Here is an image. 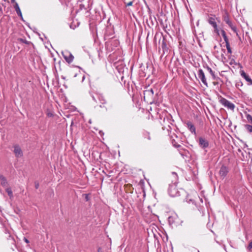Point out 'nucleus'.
Returning <instances> with one entry per match:
<instances>
[{"label": "nucleus", "mask_w": 252, "mask_h": 252, "mask_svg": "<svg viewBox=\"0 0 252 252\" xmlns=\"http://www.w3.org/2000/svg\"><path fill=\"white\" fill-rule=\"evenodd\" d=\"M62 54L64 60L68 63H71L73 61L74 57L72 55V54L68 51L64 50L63 51H62Z\"/></svg>", "instance_id": "obj_3"}, {"label": "nucleus", "mask_w": 252, "mask_h": 252, "mask_svg": "<svg viewBox=\"0 0 252 252\" xmlns=\"http://www.w3.org/2000/svg\"><path fill=\"white\" fill-rule=\"evenodd\" d=\"M172 174H173V177L175 178V179L176 180H177L178 176H177V174L175 172H173Z\"/></svg>", "instance_id": "obj_23"}, {"label": "nucleus", "mask_w": 252, "mask_h": 252, "mask_svg": "<svg viewBox=\"0 0 252 252\" xmlns=\"http://www.w3.org/2000/svg\"><path fill=\"white\" fill-rule=\"evenodd\" d=\"M249 250H251L252 248V242H251L248 246V247Z\"/></svg>", "instance_id": "obj_24"}, {"label": "nucleus", "mask_w": 252, "mask_h": 252, "mask_svg": "<svg viewBox=\"0 0 252 252\" xmlns=\"http://www.w3.org/2000/svg\"><path fill=\"white\" fill-rule=\"evenodd\" d=\"M2 11V8L0 6V11L1 12Z\"/></svg>", "instance_id": "obj_35"}, {"label": "nucleus", "mask_w": 252, "mask_h": 252, "mask_svg": "<svg viewBox=\"0 0 252 252\" xmlns=\"http://www.w3.org/2000/svg\"><path fill=\"white\" fill-rule=\"evenodd\" d=\"M200 200L202 202H203L202 199H200Z\"/></svg>", "instance_id": "obj_40"}, {"label": "nucleus", "mask_w": 252, "mask_h": 252, "mask_svg": "<svg viewBox=\"0 0 252 252\" xmlns=\"http://www.w3.org/2000/svg\"><path fill=\"white\" fill-rule=\"evenodd\" d=\"M250 121L252 122V117L251 116H250Z\"/></svg>", "instance_id": "obj_34"}, {"label": "nucleus", "mask_w": 252, "mask_h": 252, "mask_svg": "<svg viewBox=\"0 0 252 252\" xmlns=\"http://www.w3.org/2000/svg\"><path fill=\"white\" fill-rule=\"evenodd\" d=\"M240 74L242 77H243L248 82V85H252V80L250 77V76L247 75L244 70L240 71Z\"/></svg>", "instance_id": "obj_6"}, {"label": "nucleus", "mask_w": 252, "mask_h": 252, "mask_svg": "<svg viewBox=\"0 0 252 252\" xmlns=\"http://www.w3.org/2000/svg\"><path fill=\"white\" fill-rule=\"evenodd\" d=\"M227 49V50L228 51V52L230 54H231L232 53V51H231V48L230 47H228Z\"/></svg>", "instance_id": "obj_26"}, {"label": "nucleus", "mask_w": 252, "mask_h": 252, "mask_svg": "<svg viewBox=\"0 0 252 252\" xmlns=\"http://www.w3.org/2000/svg\"><path fill=\"white\" fill-rule=\"evenodd\" d=\"M237 86H242V83L241 82H240V84H238H238H237Z\"/></svg>", "instance_id": "obj_32"}, {"label": "nucleus", "mask_w": 252, "mask_h": 252, "mask_svg": "<svg viewBox=\"0 0 252 252\" xmlns=\"http://www.w3.org/2000/svg\"><path fill=\"white\" fill-rule=\"evenodd\" d=\"M14 7L18 15L22 19H23L22 14L17 2H15Z\"/></svg>", "instance_id": "obj_11"}, {"label": "nucleus", "mask_w": 252, "mask_h": 252, "mask_svg": "<svg viewBox=\"0 0 252 252\" xmlns=\"http://www.w3.org/2000/svg\"><path fill=\"white\" fill-rule=\"evenodd\" d=\"M223 38L225 43L228 42V39L227 36L224 37Z\"/></svg>", "instance_id": "obj_25"}, {"label": "nucleus", "mask_w": 252, "mask_h": 252, "mask_svg": "<svg viewBox=\"0 0 252 252\" xmlns=\"http://www.w3.org/2000/svg\"><path fill=\"white\" fill-rule=\"evenodd\" d=\"M24 241L27 244L29 243V241L26 238V237H24Z\"/></svg>", "instance_id": "obj_28"}, {"label": "nucleus", "mask_w": 252, "mask_h": 252, "mask_svg": "<svg viewBox=\"0 0 252 252\" xmlns=\"http://www.w3.org/2000/svg\"><path fill=\"white\" fill-rule=\"evenodd\" d=\"M11 2L14 3V4H15V2H16L15 1V0H11Z\"/></svg>", "instance_id": "obj_31"}, {"label": "nucleus", "mask_w": 252, "mask_h": 252, "mask_svg": "<svg viewBox=\"0 0 252 252\" xmlns=\"http://www.w3.org/2000/svg\"><path fill=\"white\" fill-rule=\"evenodd\" d=\"M176 183V182H175L173 185H170L168 188V193L172 197H175L180 195Z\"/></svg>", "instance_id": "obj_2"}, {"label": "nucleus", "mask_w": 252, "mask_h": 252, "mask_svg": "<svg viewBox=\"0 0 252 252\" xmlns=\"http://www.w3.org/2000/svg\"><path fill=\"white\" fill-rule=\"evenodd\" d=\"M221 34L223 37L227 36L225 32L223 30L221 31Z\"/></svg>", "instance_id": "obj_22"}, {"label": "nucleus", "mask_w": 252, "mask_h": 252, "mask_svg": "<svg viewBox=\"0 0 252 252\" xmlns=\"http://www.w3.org/2000/svg\"><path fill=\"white\" fill-rule=\"evenodd\" d=\"M223 20L225 22L226 24H227L228 25H230L231 24H232L231 22L230 21L228 16L227 14H226L223 16Z\"/></svg>", "instance_id": "obj_14"}, {"label": "nucleus", "mask_w": 252, "mask_h": 252, "mask_svg": "<svg viewBox=\"0 0 252 252\" xmlns=\"http://www.w3.org/2000/svg\"><path fill=\"white\" fill-rule=\"evenodd\" d=\"M209 23L213 27L215 31H218V26L214 18L212 17L210 18L209 19Z\"/></svg>", "instance_id": "obj_12"}, {"label": "nucleus", "mask_w": 252, "mask_h": 252, "mask_svg": "<svg viewBox=\"0 0 252 252\" xmlns=\"http://www.w3.org/2000/svg\"><path fill=\"white\" fill-rule=\"evenodd\" d=\"M187 126L188 128L190 130V131L192 133L196 134V128L193 124L191 122H188L187 123Z\"/></svg>", "instance_id": "obj_9"}, {"label": "nucleus", "mask_w": 252, "mask_h": 252, "mask_svg": "<svg viewBox=\"0 0 252 252\" xmlns=\"http://www.w3.org/2000/svg\"><path fill=\"white\" fill-rule=\"evenodd\" d=\"M144 98L146 97H152L154 95L153 90L152 89H150L144 91Z\"/></svg>", "instance_id": "obj_10"}, {"label": "nucleus", "mask_w": 252, "mask_h": 252, "mask_svg": "<svg viewBox=\"0 0 252 252\" xmlns=\"http://www.w3.org/2000/svg\"><path fill=\"white\" fill-rule=\"evenodd\" d=\"M100 249L99 248L98 250V252H100Z\"/></svg>", "instance_id": "obj_37"}, {"label": "nucleus", "mask_w": 252, "mask_h": 252, "mask_svg": "<svg viewBox=\"0 0 252 252\" xmlns=\"http://www.w3.org/2000/svg\"><path fill=\"white\" fill-rule=\"evenodd\" d=\"M85 76H83V79H82V80H83V81L85 79Z\"/></svg>", "instance_id": "obj_36"}, {"label": "nucleus", "mask_w": 252, "mask_h": 252, "mask_svg": "<svg viewBox=\"0 0 252 252\" xmlns=\"http://www.w3.org/2000/svg\"><path fill=\"white\" fill-rule=\"evenodd\" d=\"M221 56L222 57H223V54H222V53H221Z\"/></svg>", "instance_id": "obj_38"}, {"label": "nucleus", "mask_w": 252, "mask_h": 252, "mask_svg": "<svg viewBox=\"0 0 252 252\" xmlns=\"http://www.w3.org/2000/svg\"><path fill=\"white\" fill-rule=\"evenodd\" d=\"M187 201L189 203H192V204H194V200L192 199H188L187 198Z\"/></svg>", "instance_id": "obj_20"}, {"label": "nucleus", "mask_w": 252, "mask_h": 252, "mask_svg": "<svg viewBox=\"0 0 252 252\" xmlns=\"http://www.w3.org/2000/svg\"><path fill=\"white\" fill-rule=\"evenodd\" d=\"M0 184L3 187H6L7 182L6 178L2 175L0 176Z\"/></svg>", "instance_id": "obj_13"}, {"label": "nucleus", "mask_w": 252, "mask_h": 252, "mask_svg": "<svg viewBox=\"0 0 252 252\" xmlns=\"http://www.w3.org/2000/svg\"><path fill=\"white\" fill-rule=\"evenodd\" d=\"M199 144L202 148H207L209 146L208 142L203 138L200 137L199 139Z\"/></svg>", "instance_id": "obj_8"}, {"label": "nucleus", "mask_w": 252, "mask_h": 252, "mask_svg": "<svg viewBox=\"0 0 252 252\" xmlns=\"http://www.w3.org/2000/svg\"><path fill=\"white\" fill-rule=\"evenodd\" d=\"M89 123H91V120L89 121Z\"/></svg>", "instance_id": "obj_41"}, {"label": "nucleus", "mask_w": 252, "mask_h": 252, "mask_svg": "<svg viewBox=\"0 0 252 252\" xmlns=\"http://www.w3.org/2000/svg\"><path fill=\"white\" fill-rule=\"evenodd\" d=\"M39 184L37 182L35 183V187L36 189H37L39 187Z\"/></svg>", "instance_id": "obj_27"}, {"label": "nucleus", "mask_w": 252, "mask_h": 252, "mask_svg": "<svg viewBox=\"0 0 252 252\" xmlns=\"http://www.w3.org/2000/svg\"><path fill=\"white\" fill-rule=\"evenodd\" d=\"M207 69L208 70L209 72L211 75L213 79L214 80L216 79V75L215 74V72L212 70V69L210 67H209V66L207 67Z\"/></svg>", "instance_id": "obj_15"}, {"label": "nucleus", "mask_w": 252, "mask_h": 252, "mask_svg": "<svg viewBox=\"0 0 252 252\" xmlns=\"http://www.w3.org/2000/svg\"><path fill=\"white\" fill-rule=\"evenodd\" d=\"M163 46H164V47L166 46V44H165V42H164L162 43V48L163 47Z\"/></svg>", "instance_id": "obj_30"}, {"label": "nucleus", "mask_w": 252, "mask_h": 252, "mask_svg": "<svg viewBox=\"0 0 252 252\" xmlns=\"http://www.w3.org/2000/svg\"><path fill=\"white\" fill-rule=\"evenodd\" d=\"M126 3V6H131L133 4V1H131L128 3Z\"/></svg>", "instance_id": "obj_21"}, {"label": "nucleus", "mask_w": 252, "mask_h": 252, "mask_svg": "<svg viewBox=\"0 0 252 252\" xmlns=\"http://www.w3.org/2000/svg\"><path fill=\"white\" fill-rule=\"evenodd\" d=\"M148 139H149V140H150V136H148Z\"/></svg>", "instance_id": "obj_39"}, {"label": "nucleus", "mask_w": 252, "mask_h": 252, "mask_svg": "<svg viewBox=\"0 0 252 252\" xmlns=\"http://www.w3.org/2000/svg\"><path fill=\"white\" fill-rule=\"evenodd\" d=\"M218 49H220L221 51H222L223 52H224V51L220 47H218L217 46H214V50H215V53L216 54L217 56H219V55H217L218 53H219V50Z\"/></svg>", "instance_id": "obj_16"}, {"label": "nucleus", "mask_w": 252, "mask_h": 252, "mask_svg": "<svg viewBox=\"0 0 252 252\" xmlns=\"http://www.w3.org/2000/svg\"><path fill=\"white\" fill-rule=\"evenodd\" d=\"M229 26L231 28V29L237 33L238 35V33H237V28L235 26H233L232 24H231L230 25H229Z\"/></svg>", "instance_id": "obj_19"}, {"label": "nucleus", "mask_w": 252, "mask_h": 252, "mask_svg": "<svg viewBox=\"0 0 252 252\" xmlns=\"http://www.w3.org/2000/svg\"><path fill=\"white\" fill-rule=\"evenodd\" d=\"M198 76L199 79L201 80L202 83L206 86L208 87V83L207 82L205 74L202 69H200L198 71Z\"/></svg>", "instance_id": "obj_4"}, {"label": "nucleus", "mask_w": 252, "mask_h": 252, "mask_svg": "<svg viewBox=\"0 0 252 252\" xmlns=\"http://www.w3.org/2000/svg\"><path fill=\"white\" fill-rule=\"evenodd\" d=\"M219 102L225 107L231 110H234L235 108V105L228 101L225 98L220 97L219 100Z\"/></svg>", "instance_id": "obj_1"}, {"label": "nucleus", "mask_w": 252, "mask_h": 252, "mask_svg": "<svg viewBox=\"0 0 252 252\" xmlns=\"http://www.w3.org/2000/svg\"><path fill=\"white\" fill-rule=\"evenodd\" d=\"M13 152L16 157L18 158H21L23 154L21 148L20 147V146L17 145H15L13 146Z\"/></svg>", "instance_id": "obj_5"}, {"label": "nucleus", "mask_w": 252, "mask_h": 252, "mask_svg": "<svg viewBox=\"0 0 252 252\" xmlns=\"http://www.w3.org/2000/svg\"><path fill=\"white\" fill-rule=\"evenodd\" d=\"M6 191L10 198L13 197V193L10 188H7Z\"/></svg>", "instance_id": "obj_17"}, {"label": "nucleus", "mask_w": 252, "mask_h": 252, "mask_svg": "<svg viewBox=\"0 0 252 252\" xmlns=\"http://www.w3.org/2000/svg\"><path fill=\"white\" fill-rule=\"evenodd\" d=\"M228 172V168L226 166H222L220 170L219 174L222 178H224L226 176Z\"/></svg>", "instance_id": "obj_7"}, {"label": "nucleus", "mask_w": 252, "mask_h": 252, "mask_svg": "<svg viewBox=\"0 0 252 252\" xmlns=\"http://www.w3.org/2000/svg\"><path fill=\"white\" fill-rule=\"evenodd\" d=\"M246 129L250 132H252V126L249 125H245Z\"/></svg>", "instance_id": "obj_18"}, {"label": "nucleus", "mask_w": 252, "mask_h": 252, "mask_svg": "<svg viewBox=\"0 0 252 252\" xmlns=\"http://www.w3.org/2000/svg\"><path fill=\"white\" fill-rule=\"evenodd\" d=\"M5 233H9V232H8V231L6 229L5 230Z\"/></svg>", "instance_id": "obj_33"}, {"label": "nucleus", "mask_w": 252, "mask_h": 252, "mask_svg": "<svg viewBox=\"0 0 252 252\" xmlns=\"http://www.w3.org/2000/svg\"><path fill=\"white\" fill-rule=\"evenodd\" d=\"M225 43H226V48H227L228 47H230V44L229 43V41L227 42H226Z\"/></svg>", "instance_id": "obj_29"}]
</instances>
